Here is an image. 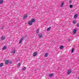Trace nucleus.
Instances as JSON below:
<instances>
[{
	"label": "nucleus",
	"mask_w": 79,
	"mask_h": 79,
	"mask_svg": "<svg viewBox=\"0 0 79 79\" xmlns=\"http://www.w3.org/2000/svg\"><path fill=\"white\" fill-rule=\"evenodd\" d=\"M76 22H77L76 20H73V24H75V23H76Z\"/></svg>",
	"instance_id": "nucleus-14"
},
{
	"label": "nucleus",
	"mask_w": 79,
	"mask_h": 79,
	"mask_svg": "<svg viewBox=\"0 0 79 79\" xmlns=\"http://www.w3.org/2000/svg\"><path fill=\"white\" fill-rule=\"evenodd\" d=\"M69 3H72V1H69Z\"/></svg>",
	"instance_id": "nucleus-31"
},
{
	"label": "nucleus",
	"mask_w": 79,
	"mask_h": 79,
	"mask_svg": "<svg viewBox=\"0 0 79 79\" xmlns=\"http://www.w3.org/2000/svg\"><path fill=\"white\" fill-rule=\"evenodd\" d=\"M71 71H71V70H69L68 71V73H67L68 74V75H69V74H70V73H71Z\"/></svg>",
	"instance_id": "nucleus-9"
},
{
	"label": "nucleus",
	"mask_w": 79,
	"mask_h": 79,
	"mask_svg": "<svg viewBox=\"0 0 79 79\" xmlns=\"http://www.w3.org/2000/svg\"><path fill=\"white\" fill-rule=\"evenodd\" d=\"M8 63H9V60H6L5 61V64H8Z\"/></svg>",
	"instance_id": "nucleus-8"
},
{
	"label": "nucleus",
	"mask_w": 79,
	"mask_h": 79,
	"mask_svg": "<svg viewBox=\"0 0 79 79\" xmlns=\"http://www.w3.org/2000/svg\"><path fill=\"white\" fill-rule=\"evenodd\" d=\"M73 51H74V48H73L72 49L71 52H72V53H73Z\"/></svg>",
	"instance_id": "nucleus-26"
},
{
	"label": "nucleus",
	"mask_w": 79,
	"mask_h": 79,
	"mask_svg": "<svg viewBox=\"0 0 79 79\" xmlns=\"http://www.w3.org/2000/svg\"><path fill=\"white\" fill-rule=\"evenodd\" d=\"M6 49V46H4L2 48V50H5V49Z\"/></svg>",
	"instance_id": "nucleus-19"
},
{
	"label": "nucleus",
	"mask_w": 79,
	"mask_h": 79,
	"mask_svg": "<svg viewBox=\"0 0 79 79\" xmlns=\"http://www.w3.org/2000/svg\"><path fill=\"white\" fill-rule=\"evenodd\" d=\"M12 63V61H10L9 62V63H10V64H11V63Z\"/></svg>",
	"instance_id": "nucleus-30"
},
{
	"label": "nucleus",
	"mask_w": 79,
	"mask_h": 79,
	"mask_svg": "<svg viewBox=\"0 0 79 79\" xmlns=\"http://www.w3.org/2000/svg\"><path fill=\"white\" fill-rule=\"evenodd\" d=\"M32 23H34L35 21V19H31V21Z\"/></svg>",
	"instance_id": "nucleus-11"
},
{
	"label": "nucleus",
	"mask_w": 79,
	"mask_h": 79,
	"mask_svg": "<svg viewBox=\"0 0 79 79\" xmlns=\"http://www.w3.org/2000/svg\"><path fill=\"white\" fill-rule=\"evenodd\" d=\"M28 16V15H25L23 17V19H26V18H27Z\"/></svg>",
	"instance_id": "nucleus-4"
},
{
	"label": "nucleus",
	"mask_w": 79,
	"mask_h": 79,
	"mask_svg": "<svg viewBox=\"0 0 79 79\" xmlns=\"http://www.w3.org/2000/svg\"><path fill=\"white\" fill-rule=\"evenodd\" d=\"M70 41H71V39L69 38V39H68V42H69Z\"/></svg>",
	"instance_id": "nucleus-28"
},
{
	"label": "nucleus",
	"mask_w": 79,
	"mask_h": 79,
	"mask_svg": "<svg viewBox=\"0 0 79 79\" xmlns=\"http://www.w3.org/2000/svg\"><path fill=\"white\" fill-rule=\"evenodd\" d=\"M60 49H63V45H61L60 47Z\"/></svg>",
	"instance_id": "nucleus-24"
},
{
	"label": "nucleus",
	"mask_w": 79,
	"mask_h": 79,
	"mask_svg": "<svg viewBox=\"0 0 79 79\" xmlns=\"http://www.w3.org/2000/svg\"><path fill=\"white\" fill-rule=\"evenodd\" d=\"M1 40H4L5 39V36H2L1 37Z\"/></svg>",
	"instance_id": "nucleus-7"
},
{
	"label": "nucleus",
	"mask_w": 79,
	"mask_h": 79,
	"mask_svg": "<svg viewBox=\"0 0 79 79\" xmlns=\"http://www.w3.org/2000/svg\"><path fill=\"white\" fill-rule=\"evenodd\" d=\"M39 29H37V31L36 32V34H39Z\"/></svg>",
	"instance_id": "nucleus-16"
},
{
	"label": "nucleus",
	"mask_w": 79,
	"mask_h": 79,
	"mask_svg": "<svg viewBox=\"0 0 79 79\" xmlns=\"http://www.w3.org/2000/svg\"><path fill=\"white\" fill-rule=\"evenodd\" d=\"M69 7L70 8H73V5H70L69 6Z\"/></svg>",
	"instance_id": "nucleus-21"
},
{
	"label": "nucleus",
	"mask_w": 79,
	"mask_h": 79,
	"mask_svg": "<svg viewBox=\"0 0 79 79\" xmlns=\"http://www.w3.org/2000/svg\"><path fill=\"white\" fill-rule=\"evenodd\" d=\"M77 27H79V24H77L76 25Z\"/></svg>",
	"instance_id": "nucleus-29"
},
{
	"label": "nucleus",
	"mask_w": 79,
	"mask_h": 79,
	"mask_svg": "<svg viewBox=\"0 0 79 79\" xmlns=\"http://www.w3.org/2000/svg\"><path fill=\"white\" fill-rule=\"evenodd\" d=\"M3 3V0H0V4H2Z\"/></svg>",
	"instance_id": "nucleus-15"
},
{
	"label": "nucleus",
	"mask_w": 79,
	"mask_h": 79,
	"mask_svg": "<svg viewBox=\"0 0 79 79\" xmlns=\"http://www.w3.org/2000/svg\"><path fill=\"white\" fill-rule=\"evenodd\" d=\"M3 66V64L2 63H1L0 64V67H2Z\"/></svg>",
	"instance_id": "nucleus-22"
},
{
	"label": "nucleus",
	"mask_w": 79,
	"mask_h": 79,
	"mask_svg": "<svg viewBox=\"0 0 79 79\" xmlns=\"http://www.w3.org/2000/svg\"><path fill=\"white\" fill-rule=\"evenodd\" d=\"M54 43H55V42H53V44H54Z\"/></svg>",
	"instance_id": "nucleus-32"
},
{
	"label": "nucleus",
	"mask_w": 79,
	"mask_h": 79,
	"mask_svg": "<svg viewBox=\"0 0 79 79\" xmlns=\"http://www.w3.org/2000/svg\"><path fill=\"white\" fill-rule=\"evenodd\" d=\"M38 37L39 38H41L43 37V35L42 33H40L38 35Z\"/></svg>",
	"instance_id": "nucleus-3"
},
{
	"label": "nucleus",
	"mask_w": 79,
	"mask_h": 79,
	"mask_svg": "<svg viewBox=\"0 0 79 79\" xmlns=\"http://www.w3.org/2000/svg\"><path fill=\"white\" fill-rule=\"evenodd\" d=\"M76 31H77V30L74 29L73 31V34H76Z\"/></svg>",
	"instance_id": "nucleus-10"
},
{
	"label": "nucleus",
	"mask_w": 79,
	"mask_h": 79,
	"mask_svg": "<svg viewBox=\"0 0 79 79\" xmlns=\"http://www.w3.org/2000/svg\"><path fill=\"white\" fill-rule=\"evenodd\" d=\"M28 24L30 25V26H31V25H32L33 24V23H32V22L31 21V20H29L28 22Z\"/></svg>",
	"instance_id": "nucleus-2"
},
{
	"label": "nucleus",
	"mask_w": 79,
	"mask_h": 79,
	"mask_svg": "<svg viewBox=\"0 0 79 79\" xmlns=\"http://www.w3.org/2000/svg\"><path fill=\"white\" fill-rule=\"evenodd\" d=\"M38 53H37L36 52H35L33 53V56H37V55H38Z\"/></svg>",
	"instance_id": "nucleus-6"
},
{
	"label": "nucleus",
	"mask_w": 79,
	"mask_h": 79,
	"mask_svg": "<svg viewBox=\"0 0 79 79\" xmlns=\"http://www.w3.org/2000/svg\"><path fill=\"white\" fill-rule=\"evenodd\" d=\"M3 29H4V27L3 26L2 27H1L2 30V31H3V30H4Z\"/></svg>",
	"instance_id": "nucleus-25"
},
{
	"label": "nucleus",
	"mask_w": 79,
	"mask_h": 79,
	"mask_svg": "<svg viewBox=\"0 0 79 79\" xmlns=\"http://www.w3.org/2000/svg\"><path fill=\"white\" fill-rule=\"evenodd\" d=\"M15 52H16V49H14V51L13 50L11 51V53H13V55H14V54H15Z\"/></svg>",
	"instance_id": "nucleus-5"
},
{
	"label": "nucleus",
	"mask_w": 79,
	"mask_h": 79,
	"mask_svg": "<svg viewBox=\"0 0 79 79\" xmlns=\"http://www.w3.org/2000/svg\"><path fill=\"white\" fill-rule=\"evenodd\" d=\"M77 14H76L74 16V18H77Z\"/></svg>",
	"instance_id": "nucleus-18"
},
{
	"label": "nucleus",
	"mask_w": 79,
	"mask_h": 79,
	"mask_svg": "<svg viewBox=\"0 0 79 79\" xmlns=\"http://www.w3.org/2000/svg\"><path fill=\"white\" fill-rule=\"evenodd\" d=\"M51 29V27H50L48 28L47 30V31H50Z\"/></svg>",
	"instance_id": "nucleus-13"
},
{
	"label": "nucleus",
	"mask_w": 79,
	"mask_h": 79,
	"mask_svg": "<svg viewBox=\"0 0 79 79\" xmlns=\"http://www.w3.org/2000/svg\"><path fill=\"white\" fill-rule=\"evenodd\" d=\"M64 2H62L61 5L60 6L61 7H63V5H64Z\"/></svg>",
	"instance_id": "nucleus-20"
},
{
	"label": "nucleus",
	"mask_w": 79,
	"mask_h": 79,
	"mask_svg": "<svg viewBox=\"0 0 79 79\" xmlns=\"http://www.w3.org/2000/svg\"><path fill=\"white\" fill-rule=\"evenodd\" d=\"M26 69V67H24V68L22 69V70L24 71Z\"/></svg>",
	"instance_id": "nucleus-27"
},
{
	"label": "nucleus",
	"mask_w": 79,
	"mask_h": 79,
	"mask_svg": "<svg viewBox=\"0 0 79 79\" xmlns=\"http://www.w3.org/2000/svg\"><path fill=\"white\" fill-rule=\"evenodd\" d=\"M78 79H79V77Z\"/></svg>",
	"instance_id": "nucleus-33"
},
{
	"label": "nucleus",
	"mask_w": 79,
	"mask_h": 79,
	"mask_svg": "<svg viewBox=\"0 0 79 79\" xmlns=\"http://www.w3.org/2000/svg\"><path fill=\"white\" fill-rule=\"evenodd\" d=\"M20 66H21V63H19L17 65V67H18L19 68V67H20Z\"/></svg>",
	"instance_id": "nucleus-23"
},
{
	"label": "nucleus",
	"mask_w": 79,
	"mask_h": 79,
	"mask_svg": "<svg viewBox=\"0 0 79 79\" xmlns=\"http://www.w3.org/2000/svg\"><path fill=\"white\" fill-rule=\"evenodd\" d=\"M23 39H24V38H23V37H22L21 39L20 40V41H19V44H21V43H22V42H23Z\"/></svg>",
	"instance_id": "nucleus-1"
},
{
	"label": "nucleus",
	"mask_w": 79,
	"mask_h": 79,
	"mask_svg": "<svg viewBox=\"0 0 79 79\" xmlns=\"http://www.w3.org/2000/svg\"><path fill=\"white\" fill-rule=\"evenodd\" d=\"M53 76V73H51L49 75V77H52Z\"/></svg>",
	"instance_id": "nucleus-12"
},
{
	"label": "nucleus",
	"mask_w": 79,
	"mask_h": 79,
	"mask_svg": "<svg viewBox=\"0 0 79 79\" xmlns=\"http://www.w3.org/2000/svg\"><path fill=\"white\" fill-rule=\"evenodd\" d=\"M48 53H46L44 55V56L45 57H48Z\"/></svg>",
	"instance_id": "nucleus-17"
}]
</instances>
